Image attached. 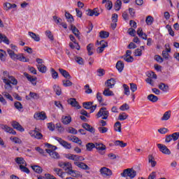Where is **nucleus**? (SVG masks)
Returning <instances> with one entry per match:
<instances>
[{"label": "nucleus", "mask_w": 179, "mask_h": 179, "mask_svg": "<svg viewBox=\"0 0 179 179\" xmlns=\"http://www.w3.org/2000/svg\"><path fill=\"white\" fill-rule=\"evenodd\" d=\"M1 80L5 84L4 89L7 92H12V89H13L12 85H13L14 86H16L17 85V80L16 79V78L10 76L9 74V72H8L7 71H3V76L1 78Z\"/></svg>", "instance_id": "f257e3e1"}, {"label": "nucleus", "mask_w": 179, "mask_h": 179, "mask_svg": "<svg viewBox=\"0 0 179 179\" xmlns=\"http://www.w3.org/2000/svg\"><path fill=\"white\" fill-rule=\"evenodd\" d=\"M120 176L126 179H134L136 177V171L132 168H128L123 170V172L120 173Z\"/></svg>", "instance_id": "f03ea898"}, {"label": "nucleus", "mask_w": 179, "mask_h": 179, "mask_svg": "<svg viewBox=\"0 0 179 179\" xmlns=\"http://www.w3.org/2000/svg\"><path fill=\"white\" fill-rule=\"evenodd\" d=\"M110 112L107 110V108L102 107L99 109L96 114V118H101V120H108Z\"/></svg>", "instance_id": "7ed1b4c3"}, {"label": "nucleus", "mask_w": 179, "mask_h": 179, "mask_svg": "<svg viewBox=\"0 0 179 179\" xmlns=\"http://www.w3.org/2000/svg\"><path fill=\"white\" fill-rule=\"evenodd\" d=\"M38 131V129L35 128L34 130L29 131V134L31 138H35V139H41L43 138V134Z\"/></svg>", "instance_id": "20e7f679"}, {"label": "nucleus", "mask_w": 179, "mask_h": 179, "mask_svg": "<svg viewBox=\"0 0 179 179\" xmlns=\"http://www.w3.org/2000/svg\"><path fill=\"white\" fill-rule=\"evenodd\" d=\"M157 146L159 151H161L164 155H171V151H170V150L165 145L157 144Z\"/></svg>", "instance_id": "39448f33"}, {"label": "nucleus", "mask_w": 179, "mask_h": 179, "mask_svg": "<svg viewBox=\"0 0 179 179\" xmlns=\"http://www.w3.org/2000/svg\"><path fill=\"white\" fill-rule=\"evenodd\" d=\"M99 171L103 177H110V176H113V171L107 167L101 168Z\"/></svg>", "instance_id": "423d86ee"}, {"label": "nucleus", "mask_w": 179, "mask_h": 179, "mask_svg": "<svg viewBox=\"0 0 179 179\" xmlns=\"http://www.w3.org/2000/svg\"><path fill=\"white\" fill-rule=\"evenodd\" d=\"M59 167L64 169L65 171H67V170H69V171H71V170H72V164L69 162H59Z\"/></svg>", "instance_id": "0eeeda50"}, {"label": "nucleus", "mask_w": 179, "mask_h": 179, "mask_svg": "<svg viewBox=\"0 0 179 179\" xmlns=\"http://www.w3.org/2000/svg\"><path fill=\"white\" fill-rule=\"evenodd\" d=\"M11 125L14 129H17V131H20V132H24V128H23V127H22L19 122L13 121Z\"/></svg>", "instance_id": "6e6552de"}, {"label": "nucleus", "mask_w": 179, "mask_h": 179, "mask_svg": "<svg viewBox=\"0 0 179 179\" xmlns=\"http://www.w3.org/2000/svg\"><path fill=\"white\" fill-rule=\"evenodd\" d=\"M68 103H69V104H71V106H72V107H76V108H77V110H80V108H81V106L79 105V103H78V101H76V99L71 98L68 100Z\"/></svg>", "instance_id": "1a4fd4ad"}, {"label": "nucleus", "mask_w": 179, "mask_h": 179, "mask_svg": "<svg viewBox=\"0 0 179 179\" xmlns=\"http://www.w3.org/2000/svg\"><path fill=\"white\" fill-rule=\"evenodd\" d=\"M0 127L1 129H3V131H6V132H8V134H12V135H16V131L13 130L12 127H9L5 124H1Z\"/></svg>", "instance_id": "9d476101"}, {"label": "nucleus", "mask_w": 179, "mask_h": 179, "mask_svg": "<svg viewBox=\"0 0 179 179\" xmlns=\"http://www.w3.org/2000/svg\"><path fill=\"white\" fill-rule=\"evenodd\" d=\"M100 47H99L96 50L97 52H99V54H101V52H103V51H104V49L106 47H108V45L107 43V42L104 41H101L100 43Z\"/></svg>", "instance_id": "9b49d317"}, {"label": "nucleus", "mask_w": 179, "mask_h": 179, "mask_svg": "<svg viewBox=\"0 0 179 179\" xmlns=\"http://www.w3.org/2000/svg\"><path fill=\"white\" fill-rule=\"evenodd\" d=\"M24 76H25V78H27V80H29V82H31V83L34 86H36L37 85V83H36V81L37 80V78H36V77L33 78V77H31V76H30L27 73H24Z\"/></svg>", "instance_id": "f8f14e48"}, {"label": "nucleus", "mask_w": 179, "mask_h": 179, "mask_svg": "<svg viewBox=\"0 0 179 179\" xmlns=\"http://www.w3.org/2000/svg\"><path fill=\"white\" fill-rule=\"evenodd\" d=\"M87 12V16H99V15H100V10H99V8H94L93 10L89 9Z\"/></svg>", "instance_id": "ddd939ff"}, {"label": "nucleus", "mask_w": 179, "mask_h": 179, "mask_svg": "<svg viewBox=\"0 0 179 179\" xmlns=\"http://www.w3.org/2000/svg\"><path fill=\"white\" fill-rule=\"evenodd\" d=\"M45 151L52 159H59V154L58 152L50 149H46Z\"/></svg>", "instance_id": "4468645a"}, {"label": "nucleus", "mask_w": 179, "mask_h": 179, "mask_svg": "<svg viewBox=\"0 0 179 179\" xmlns=\"http://www.w3.org/2000/svg\"><path fill=\"white\" fill-rule=\"evenodd\" d=\"M82 127L85 131H88V132H91L92 134H94L95 132L94 128H93V127L90 126V124L87 123H83Z\"/></svg>", "instance_id": "2eb2a0df"}, {"label": "nucleus", "mask_w": 179, "mask_h": 179, "mask_svg": "<svg viewBox=\"0 0 179 179\" xmlns=\"http://www.w3.org/2000/svg\"><path fill=\"white\" fill-rule=\"evenodd\" d=\"M70 30H71L72 33H73V34L76 36V37H77L78 38H80V32L79 31V29H78V28H76V27L73 24H71L70 26Z\"/></svg>", "instance_id": "dca6fc26"}, {"label": "nucleus", "mask_w": 179, "mask_h": 179, "mask_svg": "<svg viewBox=\"0 0 179 179\" xmlns=\"http://www.w3.org/2000/svg\"><path fill=\"white\" fill-rule=\"evenodd\" d=\"M34 117L36 120H45V118H47V115L43 112L35 113Z\"/></svg>", "instance_id": "f3484780"}, {"label": "nucleus", "mask_w": 179, "mask_h": 179, "mask_svg": "<svg viewBox=\"0 0 179 179\" xmlns=\"http://www.w3.org/2000/svg\"><path fill=\"white\" fill-rule=\"evenodd\" d=\"M105 85L106 87L113 89V87H114V86L115 85V80L114 78H110V79L108 80L105 83Z\"/></svg>", "instance_id": "a211bd4d"}, {"label": "nucleus", "mask_w": 179, "mask_h": 179, "mask_svg": "<svg viewBox=\"0 0 179 179\" xmlns=\"http://www.w3.org/2000/svg\"><path fill=\"white\" fill-rule=\"evenodd\" d=\"M74 164L83 170H90V167L83 162H74Z\"/></svg>", "instance_id": "6ab92c4d"}, {"label": "nucleus", "mask_w": 179, "mask_h": 179, "mask_svg": "<svg viewBox=\"0 0 179 179\" xmlns=\"http://www.w3.org/2000/svg\"><path fill=\"white\" fill-rule=\"evenodd\" d=\"M158 87L164 93H167V91L169 90V85L165 84L164 83H160Z\"/></svg>", "instance_id": "aec40b11"}, {"label": "nucleus", "mask_w": 179, "mask_h": 179, "mask_svg": "<svg viewBox=\"0 0 179 179\" xmlns=\"http://www.w3.org/2000/svg\"><path fill=\"white\" fill-rule=\"evenodd\" d=\"M67 173L69 174V176H71V177H74L75 178H79V177H80V173L79 171L73 169L68 171Z\"/></svg>", "instance_id": "412c9836"}, {"label": "nucleus", "mask_w": 179, "mask_h": 179, "mask_svg": "<svg viewBox=\"0 0 179 179\" xmlns=\"http://www.w3.org/2000/svg\"><path fill=\"white\" fill-rule=\"evenodd\" d=\"M62 122L64 125H68V124H71L72 122V117L71 116H62Z\"/></svg>", "instance_id": "4be33fe9"}, {"label": "nucleus", "mask_w": 179, "mask_h": 179, "mask_svg": "<svg viewBox=\"0 0 179 179\" xmlns=\"http://www.w3.org/2000/svg\"><path fill=\"white\" fill-rule=\"evenodd\" d=\"M59 72L66 79H71V75L68 71L63 69H59Z\"/></svg>", "instance_id": "5701e85b"}, {"label": "nucleus", "mask_w": 179, "mask_h": 179, "mask_svg": "<svg viewBox=\"0 0 179 179\" xmlns=\"http://www.w3.org/2000/svg\"><path fill=\"white\" fill-rule=\"evenodd\" d=\"M15 3H5L3 4V8L5 10H9V9H15L16 8Z\"/></svg>", "instance_id": "b1692460"}, {"label": "nucleus", "mask_w": 179, "mask_h": 179, "mask_svg": "<svg viewBox=\"0 0 179 179\" xmlns=\"http://www.w3.org/2000/svg\"><path fill=\"white\" fill-rule=\"evenodd\" d=\"M110 88L106 87V88L104 89L103 92V96H106V97H109L110 96H114V92L111 90H110Z\"/></svg>", "instance_id": "393cba45"}, {"label": "nucleus", "mask_w": 179, "mask_h": 179, "mask_svg": "<svg viewBox=\"0 0 179 179\" xmlns=\"http://www.w3.org/2000/svg\"><path fill=\"white\" fill-rule=\"evenodd\" d=\"M53 90L57 96H61V94H62V90L59 85H54Z\"/></svg>", "instance_id": "a878e982"}, {"label": "nucleus", "mask_w": 179, "mask_h": 179, "mask_svg": "<svg viewBox=\"0 0 179 179\" xmlns=\"http://www.w3.org/2000/svg\"><path fill=\"white\" fill-rule=\"evenodd\" d=\"M15 162L17 164H20V166H27V163H26V161L23 157H17L15 158Z\"/></svg>", "instance_id": "bb28decb"}, {"label": "nucleus", "mask_w": 179, "mask_h": 179, "mask_svg": "<svg viewBox=\"0 0 179 179\" xmlns=\"http://www.w3.org/2000/svg\"><path fill=\"white\" fill-rule=\"evenodd\" d=\"M28 34L29 36H30V37H31L33 40H34V41H37V42L40 41V35L36 34H34V32H31V31H29Z\"/></svg>", "instance_id": "cd10ccee"}, {"label": "nucleus", "mask_w": 179, "mask_h": 179, "mask_svg": "<svg viewBox=\"0 0 179 179\" xmlns=\"http://www.w3.org/2000/svg\"><path fill=\"white\" fill-rule=\"evenodd\" d=\"M170 117H171V111H166L164 113L163 117L161 118V120L168 121V120H170Z\"/></svg>", "instance_id": "c85d7f7f"}, {"label": "nucleus", "mask_w": 179, "mask_h": 179, "mask_svg": "<svg viewBox=\"0 0 179 179\" xmlns=\"http://www.w3.org/2000/svg\"><path fill=\"white\" fill-rule=\"evenodd\" d=\"M95 148L97 150H106V147L104 144L101 143H95Z\"/></svg>", "instance_id": "c756f323"}, {"label": "nucleus", "mask_w": 179, "mask_h": 179, "mask_svg": "<svg viewBox=\"0 0 179 179\" xmlns=\"http://www.w3.org/2000/svg\"><path fill=\"white\" fill-rule=\"evenodd\" d=\"M148 100L151 101L152 103H156L157 100H159V97L155 96V94H150L147 97Z\"/></svg>", "instance_id": "7c9ffc66"}, {"label": "nucleus", "mask_w": 179, "mask_h": 179, "mask_svg": "<svg viewBox=\"0 0 179 179\" xmlns=\"http://www.w3.org/2000/svg\"><path fill=\"white\" fill-rule=\"evenodd\" d=\"M148 162L150 163L151 166L152 167H156V164H157V162L155 161V157H153L152 155L148 156Z\"/></svg>", "instance_id": "2f4dec72"}, {"label": "nucleus", "mask_w": 179, "mask_h": 179, "mask_svg": "<svg viewBox=\"0 0 179 179\" xmlns=\"http://www.w3.org/2000/svg\"><path fill=\"white\" fill-rule=\"evenodd\" d=\"M38 71L41 72V73H45L47 72V66L44 64H38L37 66Z\"/></svg>", "instance_id": "473e14b6"}, {"label": "nucleus", "mask_w": 179, "mask_h": 179, "mask_svg": "<svg viewBox=\"0 0 179 179\" xmlns=\"http://www.w3.org/2000/svg\"><path fill=\"white\" fill-rule=\"evenodd\" d=\"M124 62H122V61H118L116 64V68L117 69V71H119V72H122V71L124 70Z\"/></svg>", "instance_id": "72a5a7b5"}, {"label": "nucleus", "mask_w": 179, "mask_h": 179, "mask_svg": "<svg viewBox=\"0 0 179 179\" xmlns=\"http://www.w3.org/2000/svg\"><path fill=\"white\" fill-rule=\"evenodd\" d=\"M7 52L12 59H17L19 55L15 54V52L10 49H7Z\"/></svg>", "instance_id": "f704fd0d"}, {"label": "nucleus", "mask_w": 179, "mask_h": 179, "mask_svg": "<svg viewBox=\"0 0 179 179\" xmlns=\"http://www.w3.org/2000/svg\"><path fill=\"white\" fill-rule=\"evenodd\" d=\"M31 169L32 170H34V171H35V173H38V174L43 173V168H41V166H38V165L31 166Z\"/></svg>", "instance_id": "c9c22d12"}, {"label": "nucleus", "mask_w": 179, "mask_h": 179, "mask_svg": "<svg viewBox=\"0 0 179 179\" xmlns=\"http://www.w3.org/2000/svg\"><path fill=\"white\" fill-rule=\"evenodd\" d=\"M16 59H19V61H21L22 62H29V61H30L29 59H27L23 54H18Z\"/></svg>", "instance_id": "e433bc0d"}, {"label": "nucleus", "mask_w": 179, "mask_h": 179, "mask_svg": "<svg viewBox=\"0 0 179 179\" xmlns=\"http://www.w3.org/2000/svg\"><path fill=\"white\" fill-rule=\"evenodd\" d=\"M55 173L59 176V177H61V178H64V174H65L64 172H62V169L55 168L54 169Z\"/></svg>", "instance_id": "4c0bfd02"}, {"label": "nucleus", "mask_w": 179, "mask_h": 179, "mask_svg": "<svg viewBox=\"0 0 179 179\" xmlns=\"http://www.w3.org/2000/svg\"><path fill=\"white\" fill-rule=\"evenodd\" d=\"M94 148H96V143H88L86 144V149L88 150V152H92Z\"/></svg>", "instance_id": "58836bf2"}, {"label": "nucleus", "mask_w": 179, "mask_h": 179, "mask_svg": "<svg viewBox=\"0 0 179 179\" xmlns=\"http://www.w3.org/2000/svg\"><path fill=\"white\" fill-rule=\"evenodd\" d=\"M110 36V33L106 31H101L99 32V37L101 38H108V37Z\"/></svg>", "instance_id": "ea45409f"}, {"label": "nucleus", "mask_w": 179, "mask_h": 179, "mask_svg": "<svg viewBox=\"0 0 179 179\" xmlns=\"http://www.w3.org/2000/svg\"><path fill=\"white\" fill-rule=\"evenodd\" d=\"M92 106H93V102L92 101L83 103V107H84L86 110H90V108H92Z\"/></svg>", "instance_id": "a19ab883"}, {"label": "nucleus", "mask_w": 179, "mask_h": 179, "mask_svg": "<svg viewBox=\"0 0 179 179\" xmlns=\"http://www.w3.org/2000/svg\"><path fill=\"white\" fill-rule=\"evenodd\" d=\"M115 146H120V148H125L127 146V143H124V141H115Z\"/></svg>", "instance_id": "79ce46f5"}, {"label": "nucleus", "mask_w": 179, "mask_h": 179, "mask_svg": "<svg viewBox=\"0 0 179 179\" xmlns=\"http://www.w3.org/2000/svg\"><path fill=\"white\" fill-rule=\"evenodd\" d=\"M93 47H94V45L93 43H90L87 46V51L88 52V55H93V52L92 50H93Z\"/></svg>", "instance_id": "37998d69"}, {"label": "nucleus", "mask_w": 179, "mask_h": 179, "mask_svg": "<svg viewBox=\"0 0 179 179\" xmlns=\"http://www.w3.org/2000/svg\"><path fill=\"white\" fill-rule=\"evenodd\" d=\"M71 141H72V142H74L75 143H78L80 146H83L82 145V140L79 139V138L76 137V136H73L71 138Z\"/></svg>", "instance_id": "c03bdc74"}, {"label": "nucleus", "mask_w": 179, "mask_h": 179, "mask_svg": "<svg viewBox=\"0 0 179 179\" xmlns=\"http://www.w3.org/2000/svg\"><path fill=\"white\" fill-rule=\"evenodd\" d=\"M114 129L116 132H121V122H116L114 125Z\"/></svg>", "instance_id": "a18cd8bd"}, {"label": "nucleus", "mask_w": 179, "mask_h": 179, "mask_svg": "<svg viewBox=\"0 0 179 179\" xmlns=\"http://www.w3.org/2000/svg\"><path fill=\"white\" fill-rule=\"evenodd\" d=\"M154 20L155 19L153 18V17L148 15L145 19V22L148 26H150L151 24H152Z\"/></svg>", "instance_id": "49530a36"}, {"label": "nucleus", "mask_w": 179, "mask_h": 179, "mask_svg": "<svg viewBox=\"0 0 179 179\" xmlns=\"http://www.w3.org/2000/svg\"><path fill=\"white\" fill-rule=\"evenodd\" d=\"M45 177L39 176L38 178V179H57V178H55L54 176H52V175H51L50 173L45 174Z\"/></svg>", "instance_id": "de8ad7c7"}, {"label": "nucleus", "mask_w": 179, "mask_h": 179, "mask_svg": "<svg viewBox=\"0 0 179 179\" xmlns=\"http://www.w3.org/2000/svg\"><path fill=\"white\" fill-rule=\"evenodd\" d=\"M27 166L20 165V170H21V171H22L23 173H26L27 174H29L30 173V170L28 169V168Z\"/></svg>", "instance_id": "09e8293b"}, {"label": "nucleus", "mask_w": 179, "mask_h": 179, "mask_svg": "<svg viewBox=\"0 0 179 179\" xmlns=\"http://www.w3.org/2000/svg\"><path fill=\"white\" fill-rule=\"evenodd\" d=\"M74 60H75L76 62H77V64H78L79 65H83V64H85V62H83V58H82V57H80L75 56Z\"/></svg>", "instance_id": "8fccbe9b"}, {"label": "nucleus", "mask_w": 179, "mask_h": 179, "mask_svg": "<svg viewBox=\"0 0 179 179\" xmlns=\"http://www.w3.org/2000/svg\"><path fill=\"white\" fill-rule=\"evenodd\" d=\"M50 72L52 79H58V72H57L55 69L50 68Z\"/></svg>", "instance_id": "3c124183"}, {"label": "nucleus", "mask_w": 179, "mask_h": 179, "mask_svg": "<svg viewBox=\"0 0 179 179\" xmlns=\"http://www.w3.org/2000/svg\"><path fill=\"white\" fill-rule=\"evenodd\" d=\"M1 41H3L6 44H9V39H8V37H6L5 35H2L0 34V43Z\"/></svg>", "instance_id": "603ef678"}, {"label": "nucleus", "mask_w": 179, "mask_h": 179, "mask_svg": "<svg viewBox=\"0 0 179 179\" xmlns=\"http://www.w3.org/2000/svg\"><path fill=\"white\" fill-rule=\"evenodd\" d=\"M127 118H128V115H127L125 113H120L118 116V120H120V121H124L127 120Z\"/></svg>", "instance_id": "864d4df0"}, {"label": "nucleus", "mask_w": 179, "mask_h": 179, "mask_svg": "<svg viewBox=\"0 0 179 179\" xmlns=\"http://www.w3.org/2000/svg\"><path fill=\"white\" fill-rule=\"evenodd\" d=\"M65 16H66V18L67 19V22H69L70 23H72V22L75 20L73 19V16H72V15H71V13H66Z\"/></svg>", "instance_id": "5fc2aeb1"}, {"label": "nucleus", "mask_w": 179, "mask_h": 179, "mask_svg": "<svg viewBox=\"0 0 179 179\" xmlns=\"http://www.w3.org/2000/svg\"><path fill=\"white\" fill-rule=\"evenodd\" d=\"M62 83L64 87H69V86H72L73 85L72 82L69 80H63Z\"/></svg>", "instance_id": "6e6d98bb"}, {"label": "nucleus", "mask_w": 179, "mask_h": 179, "mask_svg": "<svg viewBox=\"0 0 179 179\" xmlns=\"http://www.w3.org/2000/svg\"><path fill=\"white\" fill-rule=\"evenodd\" d=\"M122 5V1H121V0H117L116 3H115V10H120V9H121Z\"/></svg>", "instance_id": "4d7b16f0"}, {"label": "nucleus", "mask_w": 179, "mask_h": 179, "mask_svg": "<svg viewBox=\"0 0 179 179\" xmlns=\"http://www.w3.org/2000/svg\"><path fill=\"white\" fill-rule=\"evenodd\" d=\"M14 106L17 110H19V111H22L23 109V105H22V103L19 101L15 102Z\"/></svg>", "instance_id": "13d9d810"}, {"label": "nucleus", "mask_w": 179, "mask_h": 179, "mask_svg": "<svg viewBox=\"0 0 179 179\" xmlns=\"http://www.w3.org/2000/svg\"><path fill=\"white\" fill-rule=\"evenodd\" d=\"M29 96L31 99H34V100H38V99H40V96L38 95V94L36 93V92H30L29 93Z\"/></svg>", "instance_id": "bf43d9fd"}, {"label": "nucleus", "mask_w": 179, "mask_h": 179, "mask_svg": "<svg viewBox=\"0 0 179 179\" xmlns=\"http://www.w3.org/2000/svg\"><path fill=\"white\" fill-rule=\"evenodd\" d=\"M171 137L172 138V140L173 141V142H176V141H178L179 132H175L171 134Z\"/></svg>", "instance_id": "052dcab7"}, {"label": "nucleus", "mask_w": 179, "mask_h": 179, "mask_svg": "<svg viewBox=\"0 0 179 179\" xmlns=\"http://www.w3.org/2000/svg\"><path fill=\"white\" fill-rule=\"evenodd\" d=\"M6 57V52L3 51V50H0V59H1V61H5Z\"/></svg>", "instance_id": "680f3d73"}, {"label": "nucleus", "mask_w": 179, "mask_h": 179, "mask_svg": "<svg viewBox=\"0 0 179 179\" xmlns=\"http://www.w3.org/2000/svg\"><path fill=\"white\" fill-rule=\"evenodd\" d=\"M130 90L134 93V92L138 90V85H136L135 83H130Z\"/></svg>", "instance_id": "e2e57ef3"}, {"label": "nucleus", "mask_w": 179, "mask_h": 179, "mask_svg": "<svg viewBox=\"0 0 179 179\" xmlns=\"http://www.w3.org/2000/svg\"><path fill=\"white\" fill-rule=\"evenodd\" d=\"M62 146L64 147L65 149H71L72 148V145H71V143H68L66 141H64V142H63V143L62 144Z\"/></svg>", "instance_id": "0e129e2a"}, {"label": "nucleus", "mask_w": 179, "mask_h": 179, "mask_svg": "<svg viewBox=\"0 0 179 179\" xmlns=\"http://www.w3.org/2000/svg\"><path fill=\"white\" fill-rule=\"evenodd\" d=\"M120 110H121V111L129 110V105H128V103H124L120 107Z\"/></svg>", "instance_id": "69168bd1"}, {"label": "nucleus", "mask_w": 179, "mask_h": 179, "mask_svg": "<svg viewBox=\"0 0 179 179\" xmlns=\"http://www.w3.org/2000/svg\"><path fill=\"white\" fill-rule=\"evenodd\" d=\"M98 131L100 134H106L108 132V128L107 127H98Z\"/></svg>", "instance_id": "338daca9"}, {"label": "nucleus", "mask_w": 179, "mask_h": 179, "mask_svg": "<svg viewBox=\"0 0 179 179\" xmlns=\"http://www.w3.org/2000/svg\"><path fill=\"white\" fill-rule=\"evenodd\" d=\"M123 87L124 89V94H126V96H129V87L127 85V84H124Z\"/></svg>", "instance_id": "774afa93"}]
</instances>
